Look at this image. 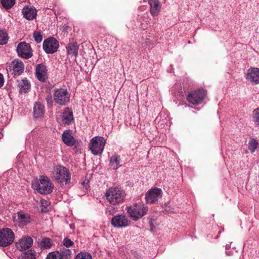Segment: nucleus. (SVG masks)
Returning a JSON list of instances; mask_svg holds the SVG:
<instances>
[{
	"label": "nucleus",
	"mask_w": 259,
	"mask_h": 259,
	"mask_svg": "<svg viewBox=\"0 0 259 259\" xmlns=\"http://www.w3.org/2000/svg\"><path fill=\"white\" fill-rule=\"evenodd\" d=\"M35 252L32 249L23 253L22 259H35Z\"/></svg>",
	"instance_id": "nucleus-33"
},
{
	"label": "nucleus",
	"mask_w": 259,
	"mask_h": 259,
	"mask_svg": "<svg viewBox=\"0 0 259 259\" xmlns=\"http://www.w3.org/2000/svg\"><path fill=\"white\" fill-rule=\"evenodd\" d=\"M17 217L19 223L23 226L26 225L31 222L30 215L22 210L17 212Z\"/></svg>",
	"instance_id": "nucleus-24"
},
{
	"label": "nucleus",
	"mask_w": 259,
	"mask_h": 259,
	"mask_svg": "<svg viewBox=\"0 0 259 259\" xmlns=\"http://www.w3.org/2000/svg\"><path fill=\"white\" fill-rule=\"evenodd\" d=\"M53 95L52 96L51 93L48 94L46 97V100L47 102V106L49 108L52 107L53 104Z\"/></svg>",
	"instance_id": "nucleus-37"
},
{
	"label": "nucleus",
	"mask_w": 259,
	"mask_h": 259,
	"mask_svg": "<svg viewBox=\"0 0 259 259\" xmlns=\"http://www.w3.org/2000/svg\"><path fill=\"white\" fill-rule=\"evenodd\" d=\"M35 74L39 81L44 82L47 80L48 78V70L45 63H40L36 65Z\"/></svg>",
	"instance_id": "nucleus-14"
},
{
	"label": "nucleus",
	"mask_w": 259,
	"mask_h": 259,
	"mask_svg": "<svg viewBox=\"0 0 259 259\" xmlns=\"http://www.w3.org/2000/svg\"><path fill=\"white\" fill-rule=\"evenodd\" d=\"M75 259H92V256L88 252L81 251L76 255Z\"/></svg>",
	"instance_id": "nucleus-34"
},
{
	"label": "nucleus",
	"mask_w": 259,
	"mask_h": 259,
	"mask_svg": "<svg viewBox=\"0 0 259 259\" xmlns=\"http://www.w3.org/2000/svg\"><path fill=\"white\" fill-rule=\"evenodd\" d=\"M53 245V241L51 239L45 237L38 242V246L41 248L48 249L50 248Z\"/></svg>",
	"instance_id": "nucleus-26"
},
{
	"label": "nucleus",
	"mask_w": 259,
	"mask_h": 259,
	"mask_svg": "<svg viewBox=\"0 0 259 259\" xmlns=\"http://www.w3.org/2000/svg\"><path fill=\"white\" fill-rule=\"evenodd\" d=\"M73 144L70 145L69 147H72L73 150L75 153H78L80 151L82 147V143L80 140H78L76 139L73 142Z\"/></svg>",
	"instance_id": "nucleus-30"
},
{
	"label": "nucleus",
	"mask_w": 259,
	"mask_h": 259,
	"mask_svg": "<svg viewBox=\"0 0 259 259\" xmlns=\"http://www.w3.org/2000/svg\"><path fill=\"white\" fill-rule=\"evenodd\" d=\"M24 70V65L21 61L14 60L11 62L10 71L14 77H17L20 75L23 72Z\"/></svg>",
	"instance_id": "nucleus-12"
},
{
	"label": "nucleus",
	"mask_w": 259,
	"mask_h": 259,
	"mask_svg": "<svg viewBox=\"0 0 259 259\" xmlns=\"http://www.w3.org/2000/svg\"><path fill=\"white\" fill-rule=\"evenodd\" d=\"M41 203V211L42 212H47L49 211L48 206L50 204V202L46 200L42 199L40 201Z\"/></svg>",
	"instance_id": "nucleus-36"
},
{
	"label": "nucleus",
	"mask_w": 259,
	"mask_h": 259,
	"mask_svg": "<svg viewBox=\"0 0 259 259\" xmlns=\"http://www.w3.org/2000/svg\"><path fill=\"white\" fill-rule=\"evenodd\" d=\"M106 143V140L104 137L95 136L90 141L89 148L94 155H100L104 150Z\"/></svg>",
	"instance_id": "nucleus-4"
},
{
	"label": "nucleus",
	"mask_w": 259,
	"mask_h": 259,
	"mask_svg": "<svg viewBox=\"0 0 259 259\" xmlns=\"http://www.w3.org/2000/svg\"><path fill=\"white\" fill-rule=\"evenodd\" d=\"M156 251H153V253L151 254V256H150V257L151 258H154L156 256Z\"/></svg>",
	"instance_id": "nucleus-45"
},
{
	"label": "nucleus",
	"mask_w": 259,
	"mask_h": 259,
	"mask_svg": "<svg viewBox=\"0 0 259 259\" xmlns=\"http://www.w3.org/2000/svg\"><path fill=\"white\" fill-rule=\"evenodd\" d=\"M18 88L20 94H26L30 91L31 84L30 81L26 78H25L19 81Z\"/></svg>",
	"instance_id": "nucleus-20"
},
{
	"label": "nucleus",
	"mask_w": 259,
	"mask_h": 259,
	"mask_svg": "<svg viewBox=\"0 0 259 259\" xmlns=\"http://www.w3.org/2000/svg\"><path fill=\"white\" fill-rule=\"evenodd\" d=\"M54 185L47 176H41L38 182L36 190L41 194H49L52 192Z\"/></svg>",
	"instance_id": "nucleus-6"
},
{
	"label": "nucleus",
	"mask_w": 259,
	"mask_h": 259,
	"mask_svg": "<svg viewBox=\"0 0 259 259\" xmlns=\"http://www.w3.org/2000/svg\"><path fill=\"white\" fill-rule=\"evenodd\" d=\"M63 243V245L66 247H69L74 244V242L68 237H66L64 239Z\"/></svg>",
	"instance_id": "nucleus-39"
},
{
	"label": "nucleus",
	"mask_w": 259,
	"mask_h": 259,
	"mask_svg": "<svg viewBox=\"0 0 259 259\" xmlns=\"http://www.w3.org/2000/svg\"><path fill=\"white\" fill-rule=\"evenodd\" d=\"M22 13L25 17L28 20H32L35 18L37 13L36 9L34 8L28 6H25L22 10Z\"/></svg>",
	"instance_id": "nucleus-21"
},
{
	"label": "nucleus",
	"mask_w": 259,
	"mask_h": 259,
	"mask_svg": "<svg viewBox=\"0 0 259 259\" xmlns=\"http://www.w3.org/2000/svg\"><path fill=\"white\" fill-rule=\"evenodd\" d=\"M62 121L65 124L70 125L73 120L72 110L68 107L65 108L62 113Z\"/></svg>",
	"instance_id": "nucleus-19"
},
{
	"label": "nucleus",
	"mask_w": 259,
	"mask_h": 259,
	"mask_svg": "<svg viewBox=\"0 0 259 259\" xmlns=\"http://www.w3.org/2000/svg\"><path fill=\"white\" fill-rule=\"evenodd\" d=\"M78 46L76 42H70L66 47L68 55L71 57H76L78 55Z\"/></svg>",
	"instance_id": "nucleus-25"
},
{
	"label": "nucleus",
	"mask_w": 259,
	"mask_h": 259,
	"mask_svg": "<svg viewBox=\"0 0 259 259\" xmlns=\"http://www.w3.org/2000/svg\"><path fill=\"white\" fill-rule=\"evenodd\" d=\"M129 221L126 215L123 214H117L112 218L111 225L115 228L126 227L130 224Z\"/></svg>",
	"instance_id": "nucleus-11"
},
{
	"label": "nucleus",
	"mask_w": 259,
	"mask_h": 259,
	"mask_svg": "<svg viewBox=\"0 0 259 259\" xmlns=\"http://www.w3.org/2000/svg\"><path fill=\"white\" fill-rule=\"evenodd\" d=\"M4 83V79L3 77V75L0 73V88H1Z\"/></svg>",
	"instance_id": "nucleus-42"
},
{
	"label": "nucleus",
	"mask_w": 259,
	"mask_h": 259,
	"mask_svg": "<svg viewBox=\"0 0 259 259\" xmlns=\"http://www.w3.org/2000/svg\"><path fill=\"white\" fill-rule=\"evenodd\" d=\"M245 78L252 84L259 83V68L250 67L248 69L245 74Z\"/></svg>",
	"instance_id": "nucleus-15"
},
{
	"label": "nucleus",
	"mask_w": 259,
	"mask_h": 259,
	"mask_svg": "<svg viewBox=\"0 0 259 259\" xmlns=\"http://www.w3.org/2000/svg\"><path fill=\"white\" fill-rule=\"evenodd\" d=\"M251 117L255 126L259 127V108L253 110Z\"/></svg>",
	"instance_id": "nucleus-31"
},
{
	"label": "nucleus",
	"mask_w": 259,
	"mask_h": 259,
	"mask_svg": "<svg viewBox=\"0 0 259 259\" xmlns=\"http://www.w3.org/2000/svg\"><path fill=\"white\" fill-rule=\"evenodd\" d=\"M59 47L58 41L54 37H50L45 39L42 48L47 54H54L56 52Z\"/></svg>",
	"instance_id": "nucleus-10"
},
{
	"label": "nucleus",
	"mask_w": 259,
	"mask_h": 259,
	"mask_svg": "<svg viewBox=\"0 0 259 259\" xmlns=\"http://www.w3.org/2000/svg\"><path fill=\"white\" fill-rule=\"evenodd\" d=\"M53 178L60 185H66L70 182L71 174L66 167L57 165L54 167Z\"/></svg>",
	"instance_id": "nucleus-2"
},
{
	"label": "nucleus",
	"mask_w": 259,
	"mask_h": 259,
	"mask_svg": "<svg viewBox=\"0 0 259 259\" xmlns=\"http://www.w3.org/2000/svg\"><path fill=\"white\" fill-rule=\"evenodd\" d=\"M33 36L36 43H39L42 41V36L41 32L34 31L33 33Z\"/></svg>",
	"instance_id": "nucleus-38"
},
{
	"label": "nucleus",
	"mask_w": 259,
	"mask_h": 259,
	"mask_svg": "<svg viewBox=\"0 0 259 259\" xmlns=\"http://www.w3.org/2000/svg\"><path fill=\"white\" fill-rule=\"evenodd\" d=\"M128 216L135 221L141 218L145 214V207L141 203H137L126 207Z\"/></svg>",
	"instance_id": "nucleus-5"
},
{
	"label": "nucleus",
	"mask_w": 259,
	"mask_h": 259,
	"mask_svg": "<svg viewBox=\"0 0 259 259\" xmlns=\"http://www.w3.org/2000/svg\"><path fill=\"white\" fill-rule=\"evenodd\" d=\"M117 208L113 206H110L107 207L106 209V213H109L110 215H113L114 213L117 211Z\"/></svg>",
	"instance_id": "nucleus-40"
},
{
	"label": "nucleus",
	"mask_w": 259,
	"mask_h": 259,
	"mask_svg": "<svg viewBox=\"0 0 259 259\" xmlns=\"http://www.w3.org/2000/svg\"><path fill=\"white\" fill-rule=\"evenodd\" d=\"M206 95V90L199 89L189 93L186 99L192 104L199 105L202 103Z\"/></svg>",
	"instance_id": "nucleus-8"
},
{
	"label": "nucleus",
	"mask_w": 259,
	"mask_h": 259,
	"mask_svg": "<svg viewBox=\"0 0 259 259\" xmlns=\"http://www.w3.org/2000/svg\"><path fill=\"white\" fill-rule=\"evenodd\" d=\"M60 251L62 259H71V251L67 248H63L59 250Z\"/></svg>",
	"instance_id": "nucleus-32"
},
{
	"label": "nucleus",
	"mask_w": 259,
	"mask_h": 259,
	"mask_svg": "<svg viewBox=\"0 0 259 259\" xmlns=\"http://www.w3.org/2000/svg\"><path fill=\"white\" fill-rule=\"evenodd\" d=\"M8 40V33L5 30L0 28V45H4L7 44Z\"/></svg>",
	"instance_id": "nucleus-29"
},
{
	"label": "nucleus",
	"mask_w": 259,
	"mask_h": 259,
	"mask_svg": "<svg viewBox=\"0 0 259 259\" xmlns=\"http://www.w3.org/2000/svg\"><path fill=\"white\" fill-rule=\"evenodd\" d=\"M258 148L259 143L258 141L253 138H250L248 144V148L250 152L253 153Z\"/></svg>",
	"instance_id": "nucleus-27"
},
{
	"label": "nucleus",
	"mask_w": 259,
	"mask_h": 259,
	"mask_svg": "<svg viewBox=\"0 0 259 259\" xmlns=\"http://www.w3.org/2000/svg\"><path fill=\"white\" fill-rule=\"evenodd\" d=\"M16 51L18 56L22 58L28 59L33 55L30 44L25 41H22L18 44Z\"/></svg>",
	"instance_id": "nucleus-9"
},
{
	"label": "nucleus",
	"mask_w": 259,
	"mask_h": 259,
	"mask_svg": "<svg viewBox=\"0 0 259 259\" xmlns=\"http://www.w3.org/2000/svg\"><path fill=\"white\" fill-rule=\"evenodd\" d=\"M120 156L118 154L114 153L112 156L109 157V166L112 167L113 169L116 170L121 166L120 164Z\"/></svg>",
	"instance_id": "nucleus-22"
},
{
	"label": "nucleus",
	"mask_w": 259,
	"mask_h": 259,
	"mask_svg": "<svg viewBox=\"0 0 259 259\" xmlns=\"http://www.w3.org/2000/svg\"><path fill=\"white\" fill-rule=\"evenodd\" d=\"M126 194L122 189L118 187H111L106 190L105 196L107 202L111 205H115L122 203Z\"/></svg>",
	"instance_id": "nucleus-1"
},
{
	"label": "nucleus",
	"mask_w": 259,
	"mask_h": 259,
	"mask_svg": "<svg viewBox=\"0 0 259 259\" xmlns=\"http://www.w3.org/2000/svg\"><path fill=\"white\" fill-rule=\"evenodd\" d=\"M33 244V239L30 237L22 238L18 243H16V248L20 251L29 248Z\"/></svg>",
	"instance_id": "nucleus-17"
},
{
	"label": "nucleus",
	"mask_w": 259,
	"mask_h": 259,
	"mask_svg": "<svg viewBox=\"0 0 259 259\" xmlns=\"http://www.w3.org/2000/svg\"><path fill=\"white\" fill-rule=\"evenodd\" d=\"M162 190L157 187L151 188L147 192V203L154 204L157 202L158 198L162 196Z\"/></svg>",
	"instance_id": "nucleus-13"
},
{
	"label": "nucleus",
	"mask_w": 259,
	"mask_h": 259,
	"mask_svg": "<svg viewBox=\"0 0 259 259\" xmlns=\"http://www.w3.org/2000/svg\"><path fill=\"white\" fill-rule=\"evenodd\" d=\"M76 139L72 135V131L70 130L65 131L62 134V140L67 146L73 144V142Z\"/></svg>",
	"instance_id": "nucleus-23"
},
{
	"label": "nucleus",
	"mask_w": 259,
	"mask_h": 259,
	"mask_svg": "<svg viewBox=\"0 0 259 259\" xmlns=\"http://www.w3.org/2000/svg\"><path fill=\"white\" fill-rule=\"evenodd\" d=\"M33 113L34 119L44 117L45 113V108L44 105L41 102L38 101L34 103Z\"/></svg>",
	"instance_id": "nucleus-16"
},
{
	"label": "nucleus",
	"mask_w": 259,
	"mask_h": 259,
	"mask_svg": "<svg viewBox=\"0 0 259 259\" xmlns=\"http://www.w3.org/2000/svg\"><path fill=\"white\" fill-rule=\"evenodd\" d=\"M53 100L57 105L66 106L70 103V94L66 89H55L54 90Z\"/></svg>",
	"instance_id": "nucleus-3"
},
{
	"label": "nucleus",
	"mask_w": 259,
	"mask_h": 259,
	"mask_svg": "<svg viewBox=\"0 0 259 259\" xmlns=\"http://www.w3.org/2000/svg\"><path fill=\"white\" fill-rule=\"evenodd\" d=\"M16 3V0H0L2 7L6 10H10Z\"/></svg>",
	"instance_id": "nucleus-28"
},
{
	"label": "nucleus",
	"mask_w": 259,
	"mask_h": 259,
	"mask_svg": "<svg viewBox=\"0 0 259 259\" xmlns=\"http://www.w3.org/2000/svg\"><path fill=\"white\" fill-rule=\"evenodd\" d=\"M89 181L88 180L85 179L82 183V185L83 187H87L89 186Z\"/></svg>",
	"instance_id": "nucleus-43"
},
{
	"label": "nucleus",
	"mask_w": 259,
	"mask_h": 259,
	"mask_svg": "<svg viewBox=\"0 0 259 259\" xmlns=\"http://www.w3.org/2000/svg\"><path fill=\"white\" fill-rule=\"evenodd\" d=\"M15 235L12 230L8 228L0 230V246L7 247L14 241Z\"/></svg>",
	"instance_id": "nucleus-7"
},
{
	"label": "nucleus",
	"mask_w": 259,
	"mask_h": 259,
	"mask_svg": "<svg viewBox=\"0 0 259 259\" xmlns=\"http://www.w3.org/2000/svg\"><path fill=\"white\" fill-rule=\"evenodd\" d=\"M156 220L150 219L149 221V226L150 228V231L153 232L155 228V225L156 224Z\"/></svg>",
	"instance_id": "nucleus-41"
},
{
	"label": "nucleus",
	"mask_w": 259,
	"mask_h": 259,
	"mask_svg": "<svg viewBox=\"0 0 259 259\" xmlns=\"http://www.w3.org/2000/svg\"><path fill=\"white\" fill-rule=\"evenodd\" d=\"M150 12L153 16H157L160 11L161 5L159 0H148Z\"/></svg>",
	"instance_id": "nucleus-18"
},
{
	"label": "nucleus",
	"mask_w": 259,
	"mask_h": 259,
	"mask_svg": "<svg viewBox=\"0 0 259 259\" xmlns=\"http://www.w3.org/2000/svg\"><path fill=\"white\" fill-rule=\"evenodd\" d=\"M139 10L143 12L145 10V7L144 6H140L139 7Z\"/></svg>",
	"instance_id": "nucleus-44"
},
{
	"label": "nucleus",
	"mask_w": 259,
	"mask_h": 259,
	"mask_svg": "<svg viewBox=\"0 0 259 259\" xmlns=\"http://www.w3.org/2000/svg\"><path fill=\"white\" fill-rule=\"evenodd\" d=\"M46 259H62L60 251H54L49 253Z\"/></svg>",
	"instance_id": "nucleus-35"
}]
</instances>
